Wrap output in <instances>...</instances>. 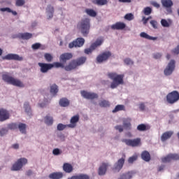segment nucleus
<instances>
[{
  "instance_id": "4",
  "label": "nucleus",
  "mask_w": 179,
  "mask_h": 179,
  "mask_svg": "<svg viewBox=\"0 0 179 179\" xmlns=\"http://www.w3.org/2000/svg\"><path fill=\"white\" fill-rule=\"evenodd\" d=\"M2 79L4 82L8 83V85H13V86H17V87H23L24 86V84L20 80L15 79L8 74H3Z\"/></svg>"
},
{
  "instance_id": "30",
  "label": "nucleus",
  "mask_w": 179,
  "mask_h": 179,
  "mask_svg": "<svg viewBox=\"0 0 179 179\" xmlns=\"http://www.w3.org/2000/svg\"><path fill=\"white\" fill-rule=\"evenodd\" d=\"M59 105L61 107H68L69 106V100L66 98H62L59 100Z\"/></svg>"
},
{
  "instance_id": "27",
  "label": "nucleus",
  "mask_w": 179,
  "mask_h": 179,
  "mask_svg": "<svg viewBox=\"0 0 179 179\" xmlns=\"http://www.w3.org/2000/svg\"><path fill=\"white\" fill-rule=\"evenodd\" d=\"M58 92H59L58 85H57L56 84H53L50 85V92L52 96H57V94L58 93Z\"/></svg>"
},
{
  "instance_id": "18",
  "label": "nucleus",
  "mask_w": 179,
  "mask_h": 179,
  "mask_svg": "<svg viewBox=\"0 0 179 179\" xmlns=\"http://www.w3.org/2000/svg\"><path fill=\"white\" fill-rule=\"evenodd\" d=\"M136 174V172L130 171L120 175L117 179H131Z\"/></svg>"
},
{
  "instance_id": "19",
  "label": "nucleus",
  "mask_w": 179,
  "mask_h": 179,
  "mask_svg": "<svg viewBox=\"0 0 179 179\" xmlns=\"http://www.w3.org/2000/svg\"><path fill=\"white\" fill-rule=\"evenodd\" d=\"M3 59H8V60H14V61H23V57H20L18 55L15 54H8L4 57Z\"/></svg>"
},
{
  "instance_id": "21",
  "label": "nucleus",
  "mask_w": 179,
  "mask_h": 179,
  "mask_svg": "<svg viewBox=\"0 0 179 179\" xmlns=\"http://www.w3.org/2000/svg\"><path fill=\"white\" fill-rule=\"evenodd\" d=\"M79 122V115H76L73 116L71 118L70 124H67L68 128H75L76 127V124Z\"/></svg>"
},
{
  "instance_id": "63",
  "label": "nucleus",
  "mask_w": 179,
  "mask_h": 179,
  "mask_svg": "<svg viewBox=\"0 0 179 179\" xmlns=\"http://www.w3.org/2000/svg\"><path fill=\"white\" fill-rule=\"evenodd\" d=\"M13 149H18L19 148V144L15 143L12 145Z\"/></svg>"
},
{
  "instance_id": "15",
  "label": "nucleus",
  "mask_w": 179,
  "mask_h": 179,
  "mask_svg": "<svg viewBox=\"0 0 179 179\" xmlns=\"http://www.w3.org/2000/svg\"><path fill=\"white\" fill-rule=\"evenodd\" d=\"M10 117L9 111L6 109L0 108V122H3V121H6V120H9Z\"/></svg>"
},
{
  "instance_id": "26",
  "label": "nucleus",
  "mask_w": 179,
  "mask_h": 179,
  "mask_svg": "<svg viewBox=\"0 0 179 179\" xmlns=\"http://www.w3.org/2000/svg\"><path fill=\"white\" fill-rule=\"evenodd\" d=\"M141 159L144 160V162H150V153L148 151H143L141 153Z\"/></svg>"
},
{
  "instance_id": "17",
  "label": "nucleus",
  "mask_w": 179,
  "mask_h": 179,
  "mask_svg": "<svg viewBox=\"0 0 179 179\" xmlns=\"http://www.w3.org/2000/svg\"><path fill=\"white\" fill-rule=\"evenodd\" d=\"M108 166V163L103 162L98 169L99 176H106Z\"/></svg>"
},
{
  "instance_id": "46",
  "label": "nucleus",
  "mask_w": 179,
  "mask_h": 179,
  "mask_svg": "<svg viewBox=\"0 0 179 179\" xmlns=\"http://www.w3.org/2000/svg\"><path fill=\"white\" fill-rule=\"evenodd\" d=\"M26 3L24 0H16L15 5L16 6H23Z\"/></svg>"
},
{
  "instance_id": "41",
  "label": "nucleus",
  "mask_w": 179,
  "mask_h": 179,
  "mask_svg": "<svg viewBox=\"0 0 179 179\" xmlns=\"http://www.w3.org/2000/svg\"><path fill=\"white\" fill-rule=\"evenodd\" d=\"M24 108L27 114H30V113H31V108L30 107V104L29 103V102L24 103Z\"/></svg>"
},
{
  "instance_id": "45",
  "label": "nucleus",
  "mask_w": 179,
  "mask_h": 179,
  "mask_svg": "<svg viewBox=\"0 0 179 179\" xmlns=\"http://www.w3.org/2000/svg\"><path fill=\"white\" fill-rule=\"evenodd\" d=\"M161 24L163 27H170V24L165 19L161 20Z\"/></svg>"
},
{
  "instance_id": "51",
  "label": "nucleus",
  "mask_w": 179,
  "mask_h": 179,
  "mask_svg": "<svg viewBox=\"0 0 179 179\" xmlns=\"http://www.w3.org/2000/svg\"><path fill=\"white\" fill-rule=\"evenodd\" d=\"M124 62L126 64V65H134V62L129 58L125 59Z\"/></svg>"
},
{
  "instance_id": "6",
  "label": "nucleus",
  "mask_w": 179,
  "mask_h": 179,
  "mask_svg": "<svg viewBox=\"0 0 179 179\" xmlns=\"http://www.w3.org/2000/svg\"><path fill=\"white\" fill-rule=\"evenodd\" d=\"M123 143H125L127 146H131V148H138L142 145V140L141 138H136L134 139L124 138L122 140Z\"/></svg>"
},
{
  "instance_id": "11",
  "label": "nucleus",
  "mask_w": 179,
  "mask_h": 179,
  "mask_svg": "<svg viewBox=\"0 0 179 179\" xmlns=\"http://www.w3.org/2000/svg\"><path fill=\"white\" fill-rule=\"evenodd\" d=\"M103 39H97L94 43H92L90 48L85 50V54H92L94 50H96L98 47H100L103 44Z\"/></svg>"
},
{
  "instance_id": "59",
  "label": "nucleus",
  "mask_w": 179,
  "mask_h": 179,
  "mask_svg": "<svg viewBox=\"0 0 179 179\" xmlns=\"http://www.w3.org/2000/svg\"><path fill=\"white\" fill-rule=\"evenodd\" d=\"M153 57L155 59H159L162 58V54L155 53V54H154Z\"/></svg>"
},
{
  "instance_id": "34",
  "label": "nucleus",
  "mask_w": 179,
  "mask_h": 179,
  "mask_svg": "<svg viewBox=\"0 0 179 179\" xmlns=\"http://www.w3.org/2000/svg\"><path fill=\"white\" fill-rule=\"evenodd\" d=\"M45 124L47 125H52L54 124V119L51 116H45Z\"/></svg>"
},
{
  "instance_id": "62",
  "label": "nucleus",
  "mask_w": 179,
  "mask_h": 179,
  "mask_svg": "<svg viewBox=\"0 0 179 179\" xmlns=\"http://www.w3.org/2000/svg\"><path fill=\"white\" fill-rule=\"evenodd\" d=\"M31 174H33V171H31V170H28L26 172V175L28 176V177H30V176H31Z\"/></svg>"
},
{
  "instance_id": "13",
  "label": "nucleus",
  "mask_w": 179,
  "mask_h": 179,
  "mask_svg": "<svg viewBox=\"0 0 179 179\" xmlns=\"http://www.w3.org/2000/svg\"><path fill=\"white\" fill-rule=\"evenodd\" d=\"M81 96L87 100H94L99 99V95L94 92H89L87 91H81Z\"/></svg>"
},
{
  "instance_id": "55",
  "label": "nucleus",
  "mask_w": 179,
  "mask_h": 179,
  "mask_svg": "<svg viewBox=\"0 0 179 179\" xmlns=\"http://www.w3.org/2000/svg\"><path fill=\"white\" fill-rule=\"evenodd\" d=\"M52 153L55 156H58V155H61V151L58 148H55L53 150Z\"/></svg>"
},
{
  "instance_id": "16",
  "label": "nucleus",
  "mask_w": 179,
  "mask_h": 179,
  "mask_svg": "<svg viewBox=\"0 0 179 179\" xmlns=\"http://www.w3.org/2000/svg\"><path fill=\"white\" fill-rule=\"evenodd\" d=\"M38 66L41 68V72L42 73H47L50 69H52V64H47V63H38Z\"/></svg>"
},
{
  "instance_id": "38",
  "label": "nucleus",
  "mask_w": 179,
  "mask_h": 179,
  "mask_svg": "<svg viewBox=\"0 0 179 179\" xmlns=\"http://www.w3.org/2000/svg\"><path fill=\"white\" fill-rule=\"evenodd\" d=\"M18 129L22 134H26V124L20 123L18 125Z\"/></svg>"
},
{
  "instance_id": "35",
  "label": "nucleus",
  "mask_w": 179,
  "mask_h": 179,
  "mask_svg": "<svg viewBox=\"0 0 179 179\" xmlns=\"http://www.w3.org/2000/svg\"><path fill=\"white\" fill-rule=\"evenodd\" d=\"M118 111H125V106L124 105L116 106L114 110H112V113H118Z\"/></svg>"
},
{
  "instance_id": "40",
  "label": "nucleus",
  "mask_w": 179,
  "mask_h": 179,
  "mask_svg": "<svg viewBox=\"0 0 179 179\" xmlns=\"http://www.w3.org/2000/svg\"><path fill=\"white\" fill-rule=\"evenodd\" d=\"M137 130L140 131V132H143L148 131V127H146L145 124H141L137 127Z\"/></svg>"
},
{
  "instance_id": "39",
  "label": "nucleus",
  "mask_w": 179,
  "mask_h": 179,
  "mask_svg": "<svg viewBox=\"0 0 179 179\" xmlns=\"http://www.w3.org/2000/svg\"><path fill=\"white\" fill-rule=\"evenodd\" d=\"M44 58H45V61H47V62H51L54 57L50 53H45Z\"/></svg>"
},
{
  "instance_id": "58",
  "label": "nucleus",
  "mask_w": 179,
  "mask_h": 179,
  "mask_svg": "<svg viewBox=\"0 0 179 179\" xmlns=\"http://www.w3.org/2000/svg\"><path fill=\"white\" fill-rule=\"evenodd\" d=\"M145 103H140L139 105V108L141 110V111H145Z\"/></svg>"
},
{
  "instance_id": "33",
  "label": "nucleus",
  "mask_w": 179,
  "mask_h": 179,
  "mask_svg": "<svg viewBox=\"0 0 179 179\" xmlns=\"http://www.w3.org/2000/svg\"><path fill=\"white\" fill-rule=\"evenodd\" d=\"M108 1L107 0H93V3L95 5H99V6H103L107 5Z\"/></svg>"
},
{
  "instance_id": "3",
  "label": "nucleus",
  "mask_w": 179,
  "mask_h": 179,
  "mask_svg": "<svg viewBox=\"0 0 179 179\" xmlns=\"http://www.w3.org/2000/svg\"><path fill=\"white\" fill-rule=\"evenodd\" d=\"M77 29L80 30L84 37H87L90 31V19L84 18L82 19L77 24Z\"/></svg>"
},
{
  "instance_id": "22",
  "label": "nucleus",
  "mask_w": 179,
  "mask_h": 179,
  "mask_svg": "<svg viewBox=\"0 0 179 179\" xmlns=\"http://www.w3.org/2000/svg\"><path fill=\"white\" fill-rule=\"evenodd\" d=\"M127 25H125V23L118 22L115 24L111 25L112 30H124L125 29Z\"/></svg>"
},
{
  "instance_id": "32",
  "label": "nucleus",
  "mask_w": 179,
  "mask_h": 179,
  "mask_svg": "<svg viewBox=\"0 0 179 179\" xmlns=\"http://www.w3.org/2000/svg\"><path fill=\"white\" fill-rule=\"evenodd\" d=\"M20 37L21 38H22V40H30V38H31L33 37V34H30V33H23V34H20Z\"/></svg>"
},
{
  "instance_id": "56",
  "label": "nucleus",
  "mask_w": 179,
  "mask_h": 179,
  "mask_svg": "<svg viewBox=\"0 0 179 179\" xmlns=\"http://www.w3.org/2000/svg\"><path fill=\"white\" fill-rule=\"evenodd\" d=\"M115 129H116V131H119V132H122L124 131V128L121 125L115 126Z\"/></svg>"
},
{
  "instance_id": "43",
  "label": "nucleus",
  "mask_w": 179,
  "mask_h": 179,
  "mask_svg": "<svg viewBox=\"0 0 179 179\" xmlns=\"http://www.w3.org/2000/svg\"><path fill=\"white\" fill-rule=\"evenodd\" d=\"M144 15L148 16V15H150L152 13V8L150 7H145L143 10Z\"/></svg>"
},
{
  "instance_id": "60",
  "label": "nucleus",
  "mask_w": 179,
  "mask_h": 179,
  "mask_svg": "<svg viewBox=\"0 0 179 179\" xmlns=\"http://www.w3.org/2000/svg\"><path fill=\"white\" fill-rule=\"evenodd\" d=\"M52 17H54V13H48V19H52Z\"/></svg>"
},
{
  "instance_id": "49",
  "label": "nucleus",
  "mask_w": 179,
  "mask_h": 179,
  "mask_svg": "<svg viewBox=\"0 0 179 179\" xmlns=\"http://www.w3.org/2000/svg\"><path fill=\"white\" fill-rule=\"evenodd\" d=\"M136 159H138V157L136 156L130 157L128 159V163H129L130 164H132V163H134V162L136 161Z\"/></svg>"
},
{
  "instance_id": "37",
  "label": "nucleus",
  "mask_w": 179,
  "mask_h": 179,
  "mask_svg": "<svg viewBox=\"0 0 179 179\" xmlns=\"http://www.w3.org/2000/svg\"><path fill=\"white\" fill-rule=\"evenodd\" d=\"M99 106L103 108L110 107V102L107 100H102L99 102Z\"/></svg>"
},
{
  "instance_id": "47",
  "label": "nucleus",
  "mask_w": 179,
  "mask_h": 179,
  "mask_svg": "<svg viewBox=\"0 0 179 179\" xmlns=\"http://www.w3.org/2000/svg\"><path fill=\"white\" fill-rule=\"evenodd\" d=\"M8 129H17V124L11 123L8 125Z\"/></svg>"
},
{
  "instance_id": "25",
  "label": "nucleus",
  "mask_w": 179,
  "mask_h": 179,
  "mask_svg": "<svg viewBox=\"0 0 179 179\" xmlns=\"http://www.w3.org/2000/svg\"><path fill=\"white\" fill-rule=\"evenodd\" d=\"M64 177L62 172H53L49 175L50 179H61Z\"/></svg>"
},
{
  "instance_id": "1",
  "label": "nucleus",
  "mask_w": 179,
  "mask_h": 179,
  "mask_svg": "<svg viewBox=\"0 0 179 179\" xmlns=\"http://www.w3.org/2000/svg\"><path fill=\"white\" fill-rule=\"evenodd\" d=\"M86 61H87V58L86 57H80L76 59H73L66 66H64L62 63L60 62H54L52 64V68H63L67 72H71V71H75V69H78V66H82V65L85 64Z\"/></svg>"
},
{
  "instance_id": "10",
  "label": "nucleus",
  "mask_w": 179,
  "mask_h": 179,
  "mask_svg": "<svg viewBox=\"0 0 179 179\" xmlns=\"http://www.w3.org/2000/svg\"><path fill=\"white\" fill-rule=\"evenodd\" d=\"M176 69V61L171 60L170 62L168 64V66L164 71V73L166 76H169L171 75Z\"/></svg>"
},
{
  "instance_id": "53",
  "label": "nucleus",
  "mask_w": 179,
  "mask_h": 179,
  "mask_svg": "<svg viewBox=\"0 0 179 179\" xmlns=\"http://www.w3.org/2000/svg\"><path fill=\"white\" fill-rule=\"evenodd\" d=\"M151 26L153 27V29H157V21L156 20H151L150 22Z\"/></svg>"
},
{
  "instance_id": "44",
  "label": "nucleus",
  "mask_w": 179,
  "mask_h": 179,
  "mask_svg": "<svg viewBox=\"0 0 179 179\" xmlns=\"http://www.w3.org/2000/svg\"><path fill=\"white\" fill-rule=\"evenodd\" d=\"M131 122L125 120L123 122V127L125 128V129H131Z\"/></svg>"
},
{
  "instance_id": "64",
  "label": "nucleus",
  "mask_w": 179,
  "mask_h": 179,
  "mask_svg": "<svg viewBox=\"0 0 179 179\" xmlns=\"http://www.w3.org/2000/svg\"><path fill=\"white\" fill-rule=\"evenodd\" d=\"M162 170H164V165L158 167V171H162Z\"/></svg>"
},
{
  "instance_id": "12",
  "label": "nucleus",
  "mask_w": 179,
  "mask_h": 179,
  "mask_svg": "<svg viewBox=\"0 0 179 179\" xmlns=\"http://www.w3.org/2000/svg\"><path fill=\"white\" fill-rule=\"evenodd\" d=\"M85 44V38H78L73 42H71L69 44V48H73V47H83V45Z\"/></svg>"
},
{
  "instance_id": "8",
  "label": "nucleus",
  "mask_w": 179,
  "mask_h": 179,
  "mask_svg": "<svg viewBox=\"0 0 179 179\" xmlns=\"http://www.w3.org/2000/svg\"><path fill=\"white\" fill-rule=\"evenodd\" d=\"M111 57V52L106 51L101 53L96 57V62L98 64H103V62H106L108 61V59Z\"/></svg>"
},
{
  "instance_id": "57",
  "label": "nucleus",
  "mask_w": 179,
  "mask_h": 179,
  "mask_svg": "<svg viewBox=\"0 0 179 179\" xmlns=\"http://www.w3.org/2000/svg\"><path fill=\"white\" fill-rule=\"evenodd\" d=\"M151 5L158 9H159V8H160V4H159V3H157L156 1H151Z\"/></svg>"
},
{
  "instance_id": "24",
  "label": "nucleus",
  "mask_w": 179,
  "mask_h": 179,
  "mask_svg": "<svg viewBox=\"0 0 179 179\" xmlns=\"http://www.w3.org/2000/svg\"><path fill=\"white\" fill-rule=\"evenodd\" d=\"M173 132L171 131L164 132L161 136V141L162 142H166L167 139H170V138L173 136Z\"/></svg>"
},
{
  "instance_id": "36",
  "label": "nucleus",
  "mask_w": 179,
  "mask_h": 179,
  "mask_svg": "<svg viewBox=\"0 0 179 179\" xmlns=\"http://www.w3.org/2000/svg\"><path fill=\"white\" fill-rule=\"evenodd\" d=\"M0 10L1 12H8V13H12L14 16H16V15H17V13L16 11L12 10L10 8H0Z\"/></svg>"
},
{
  "instance_id": "31",
  "label": "nucleus",
  "mask_w": 179,
  "mask_h": 179,
  "mask_svg": "<svg viewBox=\"0 0 179 179\" xmlns=\"http://www.w3.org/2000/svg\"><path fill=\"white\" fill-rule=\"evenodd\" d=\"M85 12L87 15L91 16L92 17H96V16H97V13H96V11H94V10L93 9L87 8L85 10Z\"/></svg>"
},
{
  "instance_id": "23",
  "label": "nucleus",
  "mask_w": 179,
  "mask_h": 179,
  "mask_svg": "<svg viewBox=\"0 0 179 179\" xmlns=\"http://www.w3.org/2000/svg\"><path fill=\"white\" fill-rule=\"evenodd\" d=\"M63 171L64 173H70L73 171V166L69 163H64L63 164Z\"/></svg>"
},
{
  "instance_id": "29",
  "label": "nucleus",
  "mask_w": 179,
  "mask_h": 179,
  "mask_svg": "<svg viewBox=\"0 0 179 179\" xmlns=\"http://www.w3.org/2000/svg\"><path fill=\"white\" fill-rule=\"evenodd\" d=\"M140 36L142 37V38H146V40H157V37L150 36L145 32H141Z\"/></svg>"
},
{
  "instance_id": "54",
  "label": "nucleus",
  "mask_w": 179,
  "mask_h": 179,
  "mask_svg": "<svg viewBox=\"0 0 179 179\" xmlns=\"http://www.w3.org/2000/svg\"><path fill=\"white\" fill-rule=\"evenodd\" d=\"M8 134L7 129L3 128L0 130V136H3L4 135H6Z\"/></svg>"
},
{
  "instance_id": "52",
  "label": "nucleus",
  "mask_w": 179,
  "mask_h": 179,
  "mask_svg": "<svg viewBox=\"0 0 179 179\" xmlns=\"http://www.w3.org/2000/svg\"><path fill=\"white\" fill-rule=\"evenodd\" d=\"M41 47V44H40L39 43H34L31 45V48L33 50H38V48H40Z\"/></svg>"
},
{
  "instance_id": "5",
  "label": "nucleus",
  "mask_w": 179,
  "mask_h": 179,
  "mask_svg": "<svg viewBox=\"0 0 179 179\" xmlns=\"http://www.w3.org/2000/svg\"><path fill=\"white\" fill-rule=\"evenodd\" d=\"M26 164H27V159L20 158L13 164L10 170L11 171H20Z\"/></svg>"
},
{
  "instance_id": "20",
  "label": "nucleus",
  "mask_w": 179,
  "mask_h": 179,
  "mask_svg": "<svg viewBox=\"0 0 179 179\" xmlns=\"http://www.w3.org/2000/svg\"><path fill=\"white\" fill-rule=\"evenodd\" d=\"M72 58H73V55L70 52L63 53L59 57L61 62H66V61H69V59H72Z\"/></svg>"
},
{
  "instance_id": "9",
  "label": "nucleus",
  "mask_w": 179,
  "mask_h": 179,
  "mask_svg": "<svg viewBox=\"0 0 179 179\" xmlns=\"http://www.w3.org/2000/svg\"><path fill=\"white\" fill-rule=\"evenodd\" d=\"M125 163V155H123V157L119 159L117 162L115 164V167L113 168L114 173H120L124 164Z\"/></svg>"
},
{
  "instance_id": "14",
  "label": "nucleus",
  "mask_w": 179,
  "mask_h": 179,
  "mask_svg": "<svg viewBox=\"0 0 179 179\" xmlns=\"http://www.w3.org/2000/svg\"><path fill=\"white\" fill-rule=\"evenodd\" d=\"M172 160H179L178 154H169L166 157L162 158V163H170Z\"/></svg>"
},
{
  "instance_id": "7",
  "label": "nucleus",
  "mask_w": 179,
  "mask_h": 179,
  "mask_svg": "<svg viewBox=\"0 0 179 179\" xmlns=\"http://www.w3.org/2000/svg\"><path fill=\"white\" fill-rule=\"evenodd\" d=\"M179 100V93L178 91H173L166 95V101L169 104H174Z\"/></svg>"
},
{
  "instance_id": "2",
  "label": "nucleus",
  "mask_w": 179,
  "mask_h": 179,
  "mask_svg": "<svg viewBox=\"0 0 179 179\" xmlns=\"http://www.w3.org/2000/svg\"><path fill=\"white\" fill-rule=\"evenodd\" d=\"M108 76L113 80L110 84L112 89H117L120 85H124V74H117V73H108Z\"/></svg>"
},
{
  "instance_id": "48",
  "label": "nucleus",
  "mask_w": 179,
  "mask_h": 179,
  "mask_svg": "<svg viewBox=\"0 0 179 179\" xmlns=\"http://www.w3.org/2000/svg\"><path fill=\"white\" fill-rule=\"evenodd\" d=\"M124 19H126V20H134V15L132 13L126 14Z\"/></svg>"
},
{
  "instance_id": "61",
  "label": "nucleus",
  "mask_w": 179,
  "mask_h": 179,
  "mask_svg": "<svg viewBox=\"0 0 179 179\" xmlns=\"http://www.w3.org/2000/svg\"><path fill=\"white\" fill-rule=\"evenodd\" d=\"M149 21V17L146 18V17H143V24H146V23H148V22Z\"/></svg>"
},
{
  "instance_id": "50",
  "label": "nucleus",
  "mask_w": 179,
  "mask_h": 179,
  "mask_svg": "<svg viewBox=\"0 0 179 179\" xmlns=\"http://www.w3.org/2000/svg\"><path fill=\"white\" fill-rule=\"evenodd\" d=\"M46 10L48 13H54V7L51 5H49L48 6Z\"/></svg>"
},
{
  "instance_id": "28",
  "label": "nucleus",
  "mask_w": 179,
  "mask_h": 179,
  "mask_svg": "<svg viewBox=\"0 0 179 179\" xmlns=\"http://www.w3.org/2000/svg\"><path fill=\"white\" fill-rule=\"evenodd\" d=\"M164 8H171L173 6V1L171 0H161Z\"/></svg>"
},
{
  "instance_id": "42",
  "label": "nucleus",
  "mask_w": 179,
  "mask_h": 179,
  "mask_svg": "<svg viewBox=\"0 0 179 179\" xmlns=\"http://www.w3.org/2000/svg\"><path fill=\"white\" fill-rule=\"evenodd\" d=\"M68 127V124H64L62 123H59L57 124V131H64L65 128Z\"/></svg>"
}]
</instances>
